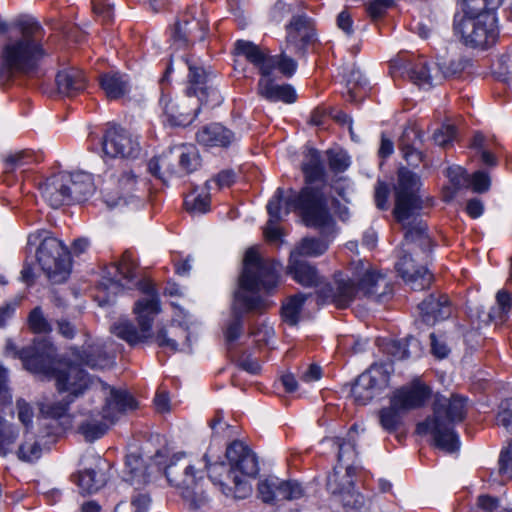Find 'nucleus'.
<instances>
[{
  "mask_svg": "<svg viewBox=\"0 0 512 512\" xmlns=\"http://www.w3.org/2000/svg\"><path fill=\"white\" fill-rule=\"evenodd\" d=\"M42 27L33 19L18 21L0 48V83L15 77L38 78L43 75Z\"/></svg>",
  "mask_w": 512,
  "mask_h": 512,
  "instance_id": "nucleus-1",
  "label": "nucleus"
},
{
  "mask_svg": "<svg viewBox=\"0 0 512 512\" xmlns=\"http://www.w3.org/2000/svg\"><path fill=\"white\" fill-rule=\"evenodd\" d=\"M243 264L239 288L234 293L231 306L235 320L267 309L270 303L262 294H271L278 285L280 264L261 258L255 247L246 251Z\"/></svg>",
  "mask_w": 512,
  "mask_h": 512,
  "instance_id": "nucleus-2",
  "label": "nucleus"
},
{
  "mask_svg": "<svg viewBox=\"0 0 512 512\" xmlns=\"http://www.w3.org/2000/svg\"><path fill=\"white\" fill-rule=\"evenodd\" d=\"M137 287L146 297L137 300L133 311L137 320H150L161 311L160 299L154 285L139 279L137 264L130 251H125L119 261L112 263L105 271L97 287L95 300L104 307L113 302L116 295L124 289Z\"/></svg>",
  "mask_w": 512,
  "mask_h": 512,
  "instance_id": "nucleus-3",
  "label": "nucleus"
},
{
  "mask_svg": "<svg viewBox=\"0 0 512 512\" xmlns=\"http://www.w3.org/2000/svg\"><path fill=\"white\" fill-rule=\"evenodd\" d=\"M286 214L298 211L307 227L319 230L321 237H304L290 254L297 258L318 257L328 249V240L335 234V221L329 211L327 198L318 187L306 186L299 195L287 200Z\"/></svg>",
  "mask_w": 512,
  "mask_h": 512,
  "instance_id": "nucleus-4",
  "label": "nucleus"
},
{
  "mask_svg": "<svg viewBox=\"0 0 512 512\" xmlns=\"http://www.w3.org/2000/svg\"><path fill=\"white\" fill-rule=\"evenodd\" d=\"M420 185L417 174L405 167L398 170L393 215L405 230L404 245L414 244L427 255L431 251V239L427 234V225L420 218L424 207L419 194Z\"/></svg>",
  "mask_w": 512,
  "mask_h": 512,
  "instance_id": "nucleus-5",
  "label": "nucleus"
},
{
  "mask_svg": "<svg viewBox=\"0 0 512 512\" xmlns=\"http://www.w3.org/2000/svg\"><path fill=\"white\" fill-rule=\"evenodd\" d=\"M93 396L104 401L101 409L83 408L79 411L77 431L87 442L102 438L127 411L136 409L137 403L126 390L116 389L97 380L92 383Z\"/></svg>",
  "mask_w": 512,
  "mask_h": 512,
  "instance_id": "nucleus-6",
  "label": "nucleus"
},
{
  "mask_svg": "<svg viewBox=\"0 0 512 512\" xmlns=\"http://www.w3.org/2000/svg\"><path fill=\"white\" fill-rule=\"evenodd\" d=\"M349 270L351 277L336 278L332 289V302L338 308L348 307L358 293L376 302H386L393 297L392 282L369 262L353 260Z\"/></svg>",
  "mask_w": 512,
  "mask_h": 512,
  "instance_id": "nucleus-7",
  "label": "nucleus"
},
{
  "mask_svg": "<svg viewBox=\"0 0 512 512\" xmlns=\"http://www.w3.org/2000/svg\"><path fill=\"white\" fill-rule=\"evenodd\" d=\"M467 399L458 395L450 398L437 396L433 403V414L418 423L419 434H431L435 445L453 453L460 447V441L454 426L466 416Z\"/></svg>",
  "mask_w": 512,
  "mask_h": 512,
  "instance_id": "nucleus-8",
  "label": "nucleus"
},
{
  "mask_svg": "<svg viewBox=\"0 0 512 512\" xmlns=\"http://www.w3.org/2000/svg\"><path fill=\"white\" fill-rule=\"evenodd\" d=\"M152 461L163 471L169 485L179 490L190 508L200 509L209 502L208 496L198 488L202 476H198L199 472L186 453H171L168 447H163L156 451Z\"/></svg>",
  "mask_w": 512,
  "mask_h": 512,
  "instance_id": "nucleus-9",
  "label": "nucleus"
},
{
  "mask_svg": "<svg viewBox=\"0 0 512 512\" xmlns=\"http://www.w3.org/2000/svg\"><path fill=\"white\" fill-rule=\"evenodd\" d=\"M111 332L130 345L154 338L162 348L171 352H191V330L188 322H167L154 334L151 322H115Z\"/></svg>",
  "mask_w": 512,
  "mask_h": 512,
  "instance_id": "nucleus-10",
  "label": "nucleus"
},
{
  "mask_svg": "<svg viewBox=\"0 0 512 512\" xmlns=\"http://www.w3.org/2000/svg\"><path fill=\"white\" fill-rule=\"evenodd\" d=\"M39 246L37 262L52 283L65 282L71 273L70 251L67 246L47 231H37L28 236V244Z\"/></svg>",
  "mask_w": 512,
  "mask_h": 512,
  "instance_id": "nucleus-11",
  "label": "nucleus"
},
{
  "mask_svg": "<svg viewBox=\"0 0 512 512\" xmlns=\"http://www.w3.org/2000/svg\"><path fill=\"white\" fill-rule=\"evenodd\" d=\"M226 465L229 466L226 477L231 481L229 490L236 500L245 499L252 493L249 479L259 472L256 454L243 441L233 440L226 447Z\"/></svg>",
  "mask_w": 512,
  "mask_h": 512,
  "instance_id": "nucleus-12",
  "label": "nucleus"
},
{
  "mask_svg": "<svg viewBox=\"0 0 512 512\" xmlns=\"http://www.w3.org/2000/svg\"><path fill=\"white\" fill-rule=\"evenodd\" d=\"M201 165L198 150L192 145H180L148 162L149 172L164 183L171 177H182Z\"/></svg>",
  "mask_w": 512,
  "mask_h": 512,
  "instance_id": "nucleus-13",
  "label": "nucleus"
},
{
  "mask_svg": "<svg viewBox=\"0 0 512 512\" xmlns=\"http://www.w3.org/2000/svg\"><path fill=\"white\" fill-rule=\"evenodd\" d=\"M454 30L465 45L481 47L491 45L496 38V17L494 14H480L478 17H461L454 20Z\"/></svg>",
  "mask_w": 512,
  "mask_h": 512,
  "instance_id": "nucleus-14",
  "label": "nucleus"
},
{
  "mask_svg": "<svg viewBox=\"0 0 512 512\" xmlns=\"http://www.w3.org/2000/svg\"><path fill=\"white\" fill-rule=\"evenodd\" d=\"M235 52L244 55L257 66L262 76H273V71L278 69L285 77L290 78L297 69V62L284 52L269 56L249 41L238 40L235 44Z\"/></svg>",
  "mask_w": 512,
  "mask_h": 512,
  "instance_id": "nucleus-15",
  "label": "nucleus"
},
{
  "mask_svg": "<svg viewBox=\"0 0 512 512\" xmlns=\"http://www.w3.org/2000/svg\"><path fill=\"white\" fill-rule=\"evenodd\" d=\"M389 381V366L373 364L355 380L351 396L358 405H366L388 387Z\"/></svg>",
  "mask_w": 512,
  "mask_h": 512,
  "instance_id": "nucleus-16",
  "label": "nucleus"
},
{
  "mask_svg": "<svg viewBox=\"0 0 512 512\" xmlns=\"http://www.w3.org/2000/svg\"><path fill=\"white\" fill-rule=\"evenodd\" d=\"M56 388L61 393H67L70 402L85 391L93 395L92 383L99 380L91 379L88 374L76 364H59L52 375Z\"/></svg>",
  "mask_w": 512,
  "mask_h": 512,
  "instance_id": "nucleus-17",
  "label": "nucleus"
},
{
  "mask_svg": "<svg viewBox=\"0 0 512 512\" xmlns=\"http://www.w3.org/2000/svg\"><path fill=\"white\" fill-rule=\"evenodd\" d=\"M102 149L104 154L111 158L135 159L141 152L138 138L117 125L106 130L102 140Z\"/></svg>",
  "mask_w": 512,
  "mask_h": 512,
  "instance_id": "nucleus-18",
  "label": "nucleus"
},
{
  "mask_svg": "<svg viewBox=\"0 0 512 512\" xmlns=\"http://www.w3.org/2000/svg\"><path fill=\"white\" fill-rule=\"evenodd\" d=\"M83 350L73 348V355L84 365L92 369H105L113 366L115 351L110 340L91 339L86 335Z\"/></svg>",
  "mask_w": 512,
  "mask_h": 512,
  "instance_id": "nucleus-19",
  "label": "nucleus"
},
{
  "mask_svg": "<svg viewBox=\"0 0 512 512\" xmlns=\"http://www.w3.org/2000/svg\"><path fill=\"white\" fill-rule=\"evenodd\" d=\"M55 356V348L46 339L38 342L34 341L32 348L22 350L20 353V358L27 370L48 378L52 377L57 368L55 366Z\"/></svg>",
  "mask_w": 512,
  "mask_h": 512,
  "instance_id": "nucleus-20",
  "label": "nucleus"
},
{
  "mask_svg": "<svg viewBox=\"0 0 512 512\" xmlns=\"http://www.w3.org/2000/svg\"><path fill=\"white\" fill-rule=\"evenodd\" d=\"M258 497L264 503H274L278 499L297 500L304 496V489L295 480H282L276 476L261 479L257 486Z\"/></svg>",
  "mask_w": 512,
  "mask_h": 512,
  "instance_id": "nucleus-21",
  "label": "nucleus"
},
{
  "mask_svg": "<svg viewBox=\"0 0 512 512\" xmlns=\"http://www.w3.org/2000/svg\"><path fill=\"white\" fill-rule=\"evenodd\" d=\"M205 34L206 22L197 17L194 10H190L176 22L171 39L178 48H187L195 42L203 41Z\"/></svg>",
  "mask_w": 512,
  "mask_h": 512,
  "instance_id": "nucleus-22",
  "label": "nucleus"
},
{
  "mask_svg": "<svg viewBox=\"0 0 512 512\" xmlns=\"http://www.w3.org/2000/svg\"><path fill=\"white\" fill-rule=\"evenodd\" d=\"M431 389L419 379L393 392L391 399L404 413L421 408L431 396Z\"/></svg>",
  "mask_w": 512,
  "mask_h": 512,
  "instance_id": "nucleus-23",
  "label": "nucleus"
},
{
  "mask_svg": "<svg viewBox=\"0 0 512 512\" xmlns=\"http://www.w3.org/2000/svg\"><path fill=\"white\" fill-rule=\"evenodd\" d=\"M391 67L394 76L398 75L404 79H409L419 86H427L430 88L442 81V77L439 76V73H432V69L428 66L426 61L411 63L397 60Z\"/></svg>",
  "mask_w": 512,
  "mask_h": 512,
  "instance_id": "nucleus-24",
  "label": "nucleus"
},
{
  "mask_svg": "<svg viewBox=\"0 0 512 512\" xmlns=\"http://www.w3.org/2000/svg\"><path fill=\"white\" fill-rule=\"evenodd\" d=\"M160 104L164 113L167 115L169 122L175 126H186L191 124L199 113V106L195 98L180 99L174 102L166 96L161 97Z\"/></svg>",
  "mask_w": 512,
  "mask_h": 512,
  "instance_id": "nucleus-25",
  "label": "nucleus"
},
{
  "mask_svg": "<svg viewBox=\"0 0 512 512\" xmlns=\"http://www.w3.org/2000/svg\"><path fill=\"white\" fill-rule=\"evenodd\" d=\"M411 252L412 249L409 252L405 251L396 263V269L400 276L411 284L413 290H423L430 285L432 275L426 267L415 264Z\"/></svg>",
  "mask_w": 512,
  "mask_h": 512,
  "instance_id": "nucleus-26",
  "label": "nucleus"
},
{
  "mask_svg": "<svg viewBox=\"0 0 512 512\" xmlns=\"http://www.w3.org/2000/svg\"><path fill=\"white\" fill-rule=\"evenodd\" d=\"M419 315L426 320L456 318L450 299L444 294H430L418 304Z\"/></svg>",
  "mask_w": 512,
  "mask_h": 512,
  "instance_id": "nucleus-27",
  "label": "nucleus"
},
{
  "mask_svg": "<svg viewBox=\"0 0 512 512\" xmlns=\"http://www.w3.org/2000/svg\"><path fill=\"white\" fill-rule=\"evenodd\" d=\"M65 184L68 187L70 203H82L87 201L95 192V184L90 173L63 172Z\"/></svg>",
  "mask_w": 512,
  "mask_h": 512,
  "instance_id": "nucleus-28",
  "label": "nucleus"
},
{
  "mask_svg": "<svg viewBox=\"0 0 512 512\" xmlns=\"http://www.w3.org/2000/svg\"><path fill=\"white\" fill-rule=\"evenodd\" d=\"M423 142L424 133L422 131L417 130L413 126H407L404 128L398 139V146L409 165L417 166L422 162L424 155L420 150L419 145H422Z\"/></svg>",
  "mask_w": 512,
  "mask_h": 512,
  "instance_id": "nucleus-29",
  "label": "nucleus"
},
{
  "mask_svg": "<svg viewBox=\"0 0 512 512\" xmlns=\"http://www.w3.org/2000/svg\"><path fill=\"white\" fill-rule=\"evenodd\" d=\"M39 189L43 199L54 209L71 204L63 172L49 177Z\"/></svg>",
  "mask_w": 512,
  "mask_h": 512,
  "instance_id": "nucleus-30",
  "label": "nucleus"
},
{
  "mask_svg": "<svg viewBox=\"0 0 512 512\" xmlns=\"http://www.w3.org/2000/svg\"><path fill=\"white\" fill-rule=\"evenodd\" d=\"M92 466L85 467L75 476V481L82 492L92 494L101 489L107 482V477L102 471V461L98 456H91Z\"/></svg>",
  "mask_w": 512,
  "mask_h": 512,
  "instance_id": "nucleus-31",
  "label": "nucleus"
},
{
  "mask_svg": "<svg viewBox=\"0 0 512 512\" xmlns=\"http://www.w3.org/2000/svg\"><path fill=\"white\" fill-rule=\"evenodd\" d=\"M290 195L285 200V209L282 212L281 209V202L284 198V190L282 188H278L274 194V196L271 198V200L267 204V212L269 214V220L267 222V226L265 228V235L270 241H276L280 239L281 231L276 226V224L282 220L283 214H286V210L288 208L287 206V200L290 197H294L295 195H299V193H295L292 190H290Z\"/></svg>",
  "mask_w": 512,
  "mask_h": 512,
  "instance_id": "nucleus-32",
  "label": "nucleus"
},
{
  "mask_svg": "<svg viewBox=\"0 0 512 512\" xmlns=\"http://www.w3.org/2000/svg\"><path fill=\"white\" fill-rule=\"evenodd\" d=\"M258 93L265 99L276 102L294 103L297 99L295 89L290 84L279 85L273 76H262L258 82Z\"/></svg>",
  "mask_w": 512,
  "mask_h": 512,
  "instance_id": "nucleus-33",
  "label": "nucleus"
},
{
  "mask_svg": "<svg viewBox=\"0 0 512 512\" xmlns=\"http://www.w3.org/2000/svg\"><path fill=\"white\" fill-rule=\"evenodd\" d=\"M86 78L83 72L71 67L59 71L56 75L58 92L64 96L73 97L86 88Z\"/></svg>",
  "mask_w": 512,
  "mask_h": 512,
  "instance_id": "nucleus-34",
  "label": "nucleus"
},
{
  "mask_svg": "<svg viewBox=\"0 0 512 512\" xmlns=\"http://www.w3.org/2000/svg\"><path fill=\"white\" fill-rule=\"evenodd\" d=\"M100 86L106 97L117 100L130 92L131 84L127 74L111 71L104 73L99 78Z\"/></svg>",
  "mask_w": 512,
  "mask_h": 512,
  "instance_id": "nucleus-35",
  "label": "nucleus"
},
{
  "mask_svg": "<svg viewBox=\"0 0 512 512\" xmlns=\"http://www.w3.org/2000/svg\"><path fill=\"white\" fill-rule=\"evenodd\" d=\"M287 273L292 275L299 284L306 287L316 286L320 282L317 269L308 261L297 258L296 254H290Z\"/></svg>",
  "mask_w": 512,
  "mask_h": 512,
  "instance_id": "nucleus-36",
  "label": "nucleus"
},
{
  "mask_svg": "<svg viewBox=\"0 0 512 512\" xmlns=\"http://www.w3.org/2000/svg\"><path fill=\"white\" fill-rule=\"evenodd\" d=\"M182 60L188 67L186 96L192 98L200 92V87L208 86L213 82L215 77L211 70L205 69L203 66L190 59L183 57Z\"/></svg>",
  "mask_w": 512,
  "mask_h": 512,
  "instance_id": "nucleus-37",
  "label": "nucleus"
},
{
  "mask_svg": "<svg viewBox=\"0 0 512 512\" xmlns=\"http://www.w3.org/2000/svg\"><path fill=\"white\" fill-rule=\"evenodd\" d=\"M287 41L295 46L297 51L304 53L305 46L314 36L306 16H294L287 26Z\"/></svg>",
  "mask_w": 512,
  "mask_h": 512,
  "instance_id": "nucleus-38",
  "label": "nucleus"
},
{
  "mask_svg": "<svg viewBox=\"0 0 512 512\" xmlns=\"http://www.w3.org/2000/svg\"><path fill=\"white\" fill-rule=\"evenodd\" d=\"M302 170L305 175L306 183L308 184L324 179L325 167L321 154L317 149H308L305 154V160L302 163Z\"/></svg>",
  "mask_w": 512,
  "mask_h": 512,
  "instance_id": "nucleus-39",
  "label": "nucleus"
},
{
  "mask_svg": "<svg viewBox=\"0 0 512 512\" xmlns=\"http://www.w3.org/2000/svg\"><path fill=\"white\" fill-rule=\"evenodd\" d=\"M126 470L128 475L125 480L132 485L140 487L149 481V473L147 468L143 465L141 457L136 453H131L126 456Z\"/></svg>",
  "mask_w": 512,
  "mask_h": 512,
  "instance_id": "nucleus-40",
  "label": "nucleus"
},
{
  "mask_svg": "<svg viewBox=\"0 0 512 512\" xmlns=\"http://www.w3.org/2000/svg\"><path fill=\"white\" fill-rule=\"evenodd\" d=\"M121 194L114 197L109 192L104 194V201L108 207L113 208L128 203V196L136 187V176L131 172H125L118 180Z\"/></svg>",
  "mask_w": 512,
  "mask_h": 512,
  "instance_id": "nucleus-41",
  "label": "nucleus"
},
{
  "mask_svg": "<svg viewBox=\"0 0 512 512\" xmlns=\"http://www.w3.org/2000/svg\"><path fill=\"white\" fill-rule=\"evenodd\" d=\"M198 143L205 147L224 146V126L221 123H210L203 126L196 134Z\"/></svg>",
  "mask_w": 512,
  "mask_h": 512,
  "instance_id": "nucleus-42",
  "label": "nucleus"
},
{
  "mask_svg": "<svg viewBox=\"0 0 512 512\" xmlns=\"http://www.w3.org/2000/svg\"><path fill=\"white\" fill-rule=\"evenodd\" d=\"M402 414L404 412L394 405L393 400L390 398V405L382 408L378 412L379 424L383 430L388 433H393L398 430L402 424Z\"/></svg>",
  "mask_w": 512,
  "mask_h": 512,
  "instance_id": "nucleus-43",
  "label": "nucleus"
},
{
  "mask_svg": "<svg viewBox=\"0 0 512 512\" xmlns=\"http://www.w3.org/2000/svg\"><path fill=\"white\" fill-rule=\"evenodd\" d=\"M365 84L366 82L359 69L352 68L346 78L347 99L350 102H360L365 97V92L361 93Z\"/></svg>",
  "mask_w": 512,
  "mask_h": 512,
  "instance_id": "nucleus-44",
  "label": "nucleus"
},
{
  "mask_svg": "<svg viewBox=\"0 0 512 512\" xmlns=\"http://www.w3.org/2000/svg\"><path fill=\"white\" fill-rule=\"evenodd\" d=\"M357 434V425H353L349 432L347 433L346 438L341 439L336 437L334 439L335 445L338 447V461H350L356 456L355 451V436Z\"/></svg>",
  "mask_w": 512,
  "mask_h": 512,
  "instance_id": "nucleus-45",
  "label": "nucleus"
},
{
  "mask_svg": "<svg viewBox=\"0 0 512 512\" xmlns=\"http://www.w3.org/2000/svg\"><path fill=\"white\" fill-rule=\"evenodd\" d=\"M42 449L33 435L26 434L17 450V457L23 462H34L41 457Z\"/></svg>",
  "mask_w": 512,
  "mask_h": 512,
  "instance_id": "nucleus-46",
  "label": "nucleus"
},
{
  "mask_svg": "<svg viewBox=\"0 0 512 512\" xmlns=\"http://www.w3.org/2000/svg\"><path fill=\"white\" fill-rule=\"evenodd\" d=\"M18 436L16 427L0 418V456H6L12 451V446Z\"/></svg>",
  "mask_w": 512,
  "mask_h": 512,
  "instance_id": "nucleus-47",
  "label": "nucleus"
},
{
  "mask_svg": "<svg viewBox=\"0 0 512 512\" xmlns=\"http://www.w3.org/2000/svg\"><path fill=\"white\" fill-rule=\"evenodd\" d=\"M355 474V467L353 466V462L348 464L346 467V480L342 484L338 482V472L334 470V473L328 476L327 479V489L332 494H341L345 490H351L354 486L353 476Z\"/></svg>",
  "mask_w": 512,
  "mask_h": 512,
  "instance_id": "nucleus-48",
  "label": "nucleus"
},
{
  "mask_svg": "<svg viewBox=\"0 0 512 512\" xmlns=\"http://www.w3.org/2000/svg\"><path fill=\"white\" fill-rule=\"evenodd\" d=\"M446 175L454 188L450 195L445 196L446 201H450L454 197L457 190L470 186V175L464 168L460 166L447 168Z\"/></svg>",
  "mask_w": 512,
  "mask_h": 512,
  "instance_id": "nucleus-49",
  "label": "nucleus"
},
{
  "mask_svg": "<svg viewBox=\"0 0 512 512\" xmlns=\"http://www.w3.org/2000/svg\"><path fill=\"white\" fill-rule=\"evenodd\" d=\"M496 308L491 309L488 314L489 320L502 319L510 316L512 310L511 294L505 290H500L496 294Z\"/></svg>",
  "mask_w": 512,
  "mask_h": 512,
  "instance_id": "nucleus-50",
  "label": "nucleus"
},
{
  "mask_svg": "<svg viewBox=\"0 0 512 512\" xmlns=\"http://www.w3.org/2000/svg\"><path fill=\"white\" fill-rule=\"evenodd\" d=\"M151 499L147 494H137L130 503L121 501L115 507V512H147Z\"/></svg>",
  "mask_w": 512,
  "mask_h": 512,
  "instance_id": "nucleus-51",
  "label": "nucleus"
},
{
  "mask_svg": "<svg viewBox=\"0 0 512 512\" xmlns=\"http://www.w3.org/2000/svg\"><path fill=\"white\" fill-rule=\"evenodd\" d=\"M198 106L207 105L210 107L220 106L222 96L219 89L213 87V82L208 86L200 87V92L194 96Z\"/></svg>",
  "mask_w": 512,
  "mask_h": 512,
  "instance_id": "nucleus-52",
  "label": "nucleus"
},
{
  "mask_svg": "<svg viewBox=\"0 0 512 512\" xmlns=\"http://www.w3.org/2000/svg\"><path fill=\"white\" fill-rule=\"evenodd\" d=\"M326 155L329 168L334 173H341L350 165V158L342 149H329Z\"/></svg>",
  "mask_w": 512,
  "mask_h": 512,
  "instance_id": "nucleus-53",
  "label": "nucleus"
},
{
  "mask_svg": "<svg viewBox=\"0 0 512 512\" xmlns=\"http://www.w3.org/2000/svg\"><path fill=\"white\" fill-rule=\"evenodd\" d=\"M342 494L343 507L346 512H365L367 510V501L362 494L350 490H345Z\"/></svg>",
  "mask_w": 512,
  "mask_h": 512,
  "instance_id": "nucleus-54",
  "label": "nucleus"
},
{
  "mask_svg": "<svg viewBox=\"0 0 512 512\" xmlns=\"http://www.w3.org/2000/svg\"><path fill=\"white\" fill-rule=\"evenodd\" d=\"M469 60L464 58H459L456 60L450 61H442L436 64L437 70L439 72V76L442 77V80L448 77H452L461 71H463L468 65Z\"/></svg>",
  "mask_w": 512,
  "mask_h": 512,
  "instance_id": "nucleus-55",
  "label": "nucleus"
},
{
  "mask_svg": "<svg viewBox=\"0 0 512 512\" xmlns=\"http://www.w3.org/2000/svg\"><path fill=\"white\" fill-rule=\"evenodd\" d=\"M184 205L191 214L200 215L209 211L210 200L208 197L191 194L185 198Z\"/></svg>",
  "mask_w": 512,
  "mask_h": 512,
  "instance_id": "nucleus-56",
  "label": "nucleus"
},
{
  "mask_svg": "<svg viewBox=\"0 0 512 512\" xmlns=\"http://www.w3.org/2000/svg\"><path fill=\"white\" fill-rule=\"evenodd\" d=\"M304 301L305 297L303 295L291 297L288 302L282 306V316L284 320H297Z\"/></svg>",
  "mask_w": 512,
  "mask_h": 512,
  "instance_id": "nucleus-57",
  "label": "nucleus"
},
{
  "mask_svg": "<svg viewBox=\"0 0 512 512\" xmlns=\"http://www.w3.org/2000/svg\"><path fill=\"white\" fill-rule=\"evenodd\" d=\"M224 457V449L222 445L221 437L214 436L211 440V443L204 455L205 462H218V463H224L223 462Z\"/></svg>",
  "mask_w": 512,
  "mask_h": 512,
  "instance_id": "nucleus-58",
  "label": "nucleus"
},
{
  "mask_svg": "<svg viewBox=\"0 0 512 512\" xmlns=\"http://www.w3.org/2000/svg\"><path fill=\"white\" fill-rule=\"evenodd\" d=\"M496 423L512 435V398L506 400L497 414Z\"/></svg>",
  "mask_w": 512,
  "mask_h": 512,
  "instance_id": "nucleus-59",
  "label": "nucleus"
},
{
  "mask_svg": "<svg viewBox=\"0 0 512 512\" xmlns=\"http://www.w3.org/2000/svg\"><path fill=\"white\" fill-rule=\"evenodd\" d=\"M206 469L209 479L218 487L220 492L224 491L223 473L224 463L206 462Z\"/></svg>",
  "mask_w": 512,
  "mask_h": 512,
  "instance_id": "nucleus-60",
  "label": "nucleus"
},
{
  "mask_svg": "<svg viewBox=\"0 0 512 512\" xmlns=\"http://www.w3.org/2000/svg\"><path fill=\"white\" fill-rule=\"evenodd\" d=\"M431 352L438 359L446 358L450 353V348L447 345L446 339L443 335L430 334Z\"/></svg>",
  "mask_w": 512,
  "mask_h": 512,
  "instance_id": "nucleus-61",
  "label": "nucleus"
},
{
  "mask_svg": "<svg viewBox=\"0 0 512 512\" xmlns=\"http://www.w3.org/2000/svg\"><path fill=\"white\" fill-rule=\"evenodd\" d=\"M456 128L453 125H443L433 133L434 142L442 147L447 146L455 137Z\"/></svg>",
  "mask_w": 512,
  "mask_h": 512,
  "instance_id": "nucleus-62",
  "label": "nucleus"
},
{
  "mask_svg": "<svg viewBox=\"0 0 512 512\" xmlns=\"http://www.w3.org/2000/svg\"><path fill=\"white\" fill-rule=\"evenodd\" d=\"M233 361L236 362L238 367L251 374H257L261 369L258 360L256 358H253L251 354L244 353L237 358L233 357Z\"/></svg>",
  "mask_w": 512,
  "mask_h": 512,
  "instance_id": "nucleus-63",
  "label": "nucleus"
},
{
  "mask_svg": "<svg viewBox=\"0 0 512 512\" xmlns=\"http://www.w3.org/2000/svg\"><path fill=\"white\" fill-rule=\"evenodd\" d=\"M499 472L508 479L512 478V442L500 454Z\"/></svg>",
  "mask_w": 512,
  "mask_h": 512,
  "instance_id": "nucleus-64",
  "label": "nucleus"
}]
</instances>
